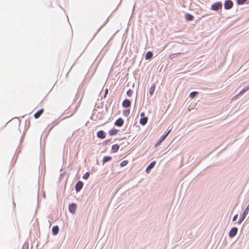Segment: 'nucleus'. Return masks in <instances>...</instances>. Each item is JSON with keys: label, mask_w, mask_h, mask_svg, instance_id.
<instances>
[{"label": "nucleus", "mask_w": 249, "mask_h": 249, "mask_svg": "<svg viewBox=\"0 0 249 249\" xmlns=\"http://www.w3.org/2000/svg\"><path fill=\"white\" fill-rule=\"evenodd\" d=\"M122 106L123 107L125 108L130 107L131 106L130 101L128 99L124 100L122 103Z\"/></svg>", "instance_id": "7"}, {"label": "nucleus", "mask_w": 249, "mask_h": 249, "mask_svg": "<svg viewBox=\"0 0 249 249\" xmlns=\"http://www.w3.org/2000/svg\"><path fill=\"white\" fill-rule=\"evenodd\" d=\"M112 159V157L110 156H106L105 157L103 160V163H105L110 160Z\"/></svg>", "instance_id": "19"}, {"label": "nucleus", "mask_w": 249, "mask_h": 249, "mask_svg": "<svg viewBox=\"0 0 249 249\" xmlns=\"http://www.w3.org/2000/svg\"><path fill=\"white\" fill-rule=\"evenodd\" d=\"M147 120H148V118L147 117H142V118H141V119L140 120V123L142 125H145L147 123Z\"/></svg>", "instance_id": "12"}, {"label": "nucleus", "mask_w": 249, "mask_h": 249, "mask_svg": "<svg viewBox=\"0 0 249 249\" xmlns=\"http://www.w3.org/2000/svg\"><path fill=\"white\" fill-rule=\"evenodd\" d=\"M119 148V146L117 144H114L112 146V150L113 152L115 153L118 151Z\"/></svg>", "instance_id": "18"}, {"label": "nucleus", "mask_w": 249, "mask_h": 249, "mask_svg": "<svg viewBox=\"0 0 249 249\" xmlns=\"http://www.w3.org/2000/svg\"><path fill=\"white\" fill-rule=\"evenodd\" d=\"M249 89V85L247 86L245 88L243 89L240 92L237 94V95H240L242 94L243 93H244L245 91Z\"/></svg>", "instance_id": "20"}, {"label": "nucleus", "mask_w": 249, "mask_h": 249, "mask_svg": "<svg viewBox=\"0 0 249 249\" xmlns=\"http://www.w3.org/2000/svg\"><path fill=\"white\" fill-rule=\"evenodd\" d=\"M222 7V4L221 2H216L211 6V9L213 11H217L221 9Z\"/></svg>", "instance_id": "1"}, {"label": "nucleus", "mask_w": 249, "mask_h": 249, "mask_svg": "<svg viewBox=\"0 0 249 249\" xmlns=\"http://www.w3.org/2000/svg\"><path fill=\"white\" fill-rule=\"evenodd\" d=\"M185 18L186 20H187L188 21L193 20L194 18V16H193L192 15L188 14V13L186 14L185 15Z\"/></svg>", "instance_id": "15"}, {"label": "nucleus", "mask_w": 249, "mask_h": 249, "mask_svg": "<svg viewBox=\"0 0 249 249\" xmlns=\"http://www.w3.org/2000/svg\"><path fill=\"white\" fill-rule=\"evenodd\" d=\"M247 0H237V3L239 4H244Z\"/></svg>", "instance_id": "26"}, {"label": "nucleus", "mask_w": 249, "mask_h": 249, "mask_svg": "<svg viewBox=\"0 0 249 249\" xmlns=\"http://www.w3.org/2000/svg\"><path fill=\"white\" fill-rule=\"evenodd\" d=\"M118 130L115 128H112L109 131V134L110 136L115 135L118 133Z\"/></svg>", "instance_id": "13"}, {"label": "nucleus", "mask_w": 249, "mask_h": 249, "mask_svg": "<svg viewBox=\"0 0 249 249\" xmlns=\"http://www.w3.org/2000/svg\"><path fill=\"white\" fill-rule=\"evenodd\" d=\"M144 116V112H142V113H141V116L142 117V118L144 117H143Z\"/></svg>", "instance_id": "28"}, {"label": "nucleus", "mask_w": 249, "mask_h": 249, "mask_svg": "<svg viewBox=\"0 0 249 249\" xmlns=\"http://www.w3.org/2000/svg\"><path fill=\"white\" fill-rule=\"evenodd\" d=\"M233 6V2L231 0H226L224 3V8L225 9L229 10L231 9Z\"/></svg>", "instance_id": "3"}, {"label": "nucleus", "mask_w": 249, "mask_h": 249, "mask_svg": "<svg viewBox=\"0 0 249 249\" xmlns=\"http://www.w3.org/2000/svg\"><path fill=\"white\" fill-rule=\"evenodd\" d=\"M106 136V133L103 130H100L97 133V136L100 139H104Z\"/></svg>", "instance_id": "8"}, {"label": "nucleus", "mask_w": 249, "mask_h": 249, "mask_svg": "<svg viewBox=\"0 0 249 249\" xmlns=\"http://www.w3.org/2000/svg\"><path fill=\"white\" fill-rule=\"evenodd\" d=\"M107 92H108V90H107V89H106V93H107Z\"/></svg>", "instance_id": "30"}, {"label": "nucleus", "mask_w": 249, "mask_h": 249, "mask_svg": "<svg viewBox=\"0 0 249 249\" xmlns=\"http://www.w3.org/2000/svg\"><path fill=\"white\" fill-rule=\"evenodd\" d=\"M124 122L123 119L121 118H120L115 121L114 124L116 126L121 127L123 125Z\"/></svg>", "instance_id": "6"}, {"label": "nucleus", "mask_w": 249, "mask_h": 249, "mask_svg": "<svg viewBox=\"0 0 249 249\" xmlns=\"http://www.w3.org/2000/svg\"><path fill=\"white\" fill-rule=\"evenodd\" d=\"M153 56V53L149 51V52H148L146 53V55H145V59H151Z\"/></svg>", "instance_id": "17"}, {"label": "nucleus", "mask_w": 249, "mask_h": 249, "mask_svg": "<svg viewBox=\"0 0 249 249\" xmlns=\"http://www.w3.org/2000/svg\"><path fill=\"white\" fill-rule=\"evenodd\" d=\"M44 109L43 108L39 109L34 114V117L36 119L38 118L42 115Z\"/></svg>", "instance_id": "10"}, {"label": "nucleus", "mask_w": 249, "mask_h": 249, "mask_svg": "<svg viewBox=\"0 0 249 249\" xmlns=\"http://www.w3.org/2000/svg\"><path fill=\"white\" fill-rule=\"evenodd\" d=\"M128 162V161L127 160H123V161H122L121 162L120 165L122 167L124 166L127 164Z\"/></svg>", "instance_id": "23"}, {"label": "nucleus", "mask_w": 249, "mask_h": 249, "mask_svg": "<svg viewBox=\"0 0 249 249\" xmlns=\"http://www.w3.org/2000/svg\"><path fill=\"white\" fill-rule=\"evenodd\" d=\"M237 232V228L236 227L232 228L229 232V236L231 238L234 237Z\"/></svg>", "instance_id": "4"}, {"label": "nucleus", "mask_w": 249, "mask_h": 249, "mask_svg": "<svg viewBox=\"0 0 249 249\" xmlns=\"http://www.w3.org/2000/svg\"><path fill=\"white\" fill-rule=\"evenodd\" d=\"M156 161H154L152 162L146 169V172L147 173H148L150 172V170L154 167Z\"/></svg>", "instance_id": "11"}, {"label": "nucleus", "mask_w": 249, "mask_h": 249, "mask_svg": "<svg viewBox=\"0 0 249 249\" xmlns=\"http://www.w3.org/2000/svg\"><path fill=\"white\" fill-rule=\"evenodd\" d=\"M69 211L72 213H74L76 209V205L75 204L72 203L70 204L69 208Z\"/></svg>", "instance_id": "9"}, {"label": "nucleus", "mask_w": 249, "mask_h": 249, "mask_svg": "<svg viewBox=\"0 0 249 249\" xmlns=\"http://www.w3.org/2000/svg\"><path fill=\"white\" fill-rule=\"evenodd\" d=\"M127 95L128 96H131L132 94H133V90H131V89H129L127 91Z\"/></svg>", "instance_id": "25"}, {"label": "nucleus", "mask_w": 249, "mask_h": 249, "mask_svg": "<svg viewBox=\"0 0 249 249\" xmlns=\"http://www.w3.org/2000/svg\"><path fill=\"white\" fill-rule=\"evenodd\" d=\"M170 130H169L167 133V134L164 135V136L161 137L160 138V139L159 140L158 142H157V143L156 144V146H157L158 145H159L165 138L166 137L168 136V135L169 134V133H170Z\"/></svg>", "instance_id": "14"}, {"label": "nucleus", "mask_w": 249, "mask_h": 249, "mask_svg": "<svg viewBox=\"0 0 249 249\" xmlns=\"http://www.w3.org/2000/svg\"><path fill=\"white\" fill-rule=\"evenodd\" d=\"M83 186V183L81 181H79L75 185V190L76 192H79L82 188Z\"/></svg>", "instance_id": "5"}, {"label": "nucleus", "mask_w": 249, "mask_h": 249, "mask_svg": "<svg viewBox=\"0 0 249 249\" xmlns=\"http://www.w3.org/2000/svg\"><path fill=\"white\" fill-rule=\"evenodd\" d=\"M89 174L88 172H87L84 174V175L83 176V178L85 179H87L89 178Z\"/></svg>", "instance_id": "24"}, {"label": "nucleus", "mask_w": 249, "mask_h": 249, "mask_svg": "<svg viewBox=\"0 0 249 249\" xmlns=\"http://www.w3.org/2000/svg\"><path fill=\"white\" fill-rule=\"evenodd\" d=\"M155 89V85L153 84L149 89V93L151 95H153Z\"/></svg>", "instance_id": "21"}, {"label": "nucleus", "mask_w": 249, "mask_h": 249, "mask_svg": "<svg viewBox=\"0 0 249 249\" xmlns=\"http://www.w3.org/2000/svg\"><path fill=\"white\" fill-rule=\"evenodd\" d=\"M52 231L54 235L57 234L59 231V228H58V226H53L52 229Z\"/></svg>", "instance_id": "16"}, {"label": "nucleus", "mask_w": 249, "mask_h": 249, "mask_svg": "<svg viewBox=\"0 0 249 249\" xmlns=\"http://www.w3.org/2000/svg\"><path fill=\"white\" fill-rule=\"evenodd\" d=\"M197 93L198 92L197 91L192 92L190 94V97H191V98H194L196 96V95L197 94Z\"/></svg>", "instance_id": "22"}, {"label": "nucleus", "mask_w": 249, "mask_h": 249, "mask_svg": "<svg viewBox=\"0 0 249 249\" xmlns=\"http://www.w3.org/2000/svg\"><path fill=\"white\" fill-rule=\"evenodd\" d=\"M174 54H171L170 56H169V57L172 59L173 58L172 56L174 55Z\"/></svg>", "instance_id": "29"}, {"label": "nucleus", "mask_w": 249, "mask_h": 249, "mask_svg": "<svg viewBox=\"0 0 249 249\" xmlns=\"http://www.w3.org/2000/svg\"><path fill=\"white\" fill-rule=\"evenodd\" d=\"M249 212V205L247 206L245 210H244L243 214L242 215V217L240 218V220L239 222V224H240L243 220L246 217L247 215H248Z\"/></svg>", "instance_id": "2"}, {"label": "nucleus", "mask_w": 249, "mask_h": 249, "mask_svg": "<svg viewBox=\"0 0 249 249\" xmlns=\"http://www.w3.org/2000/svg\"><path fill=\"white\" fill-rule=\"evenodd\" d=\"M237 217H238V215H237V214L235 215L234 216V217H233V221H235V220L237 219Z\"/></svg>", "instance_id": "27"}]
</instances>
